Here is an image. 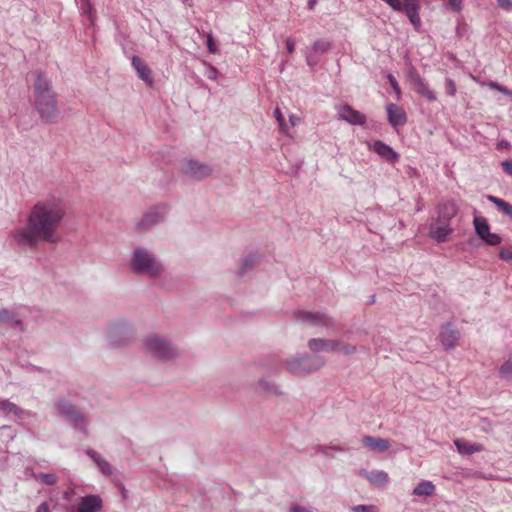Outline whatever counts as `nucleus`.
<instances>
[{"mask_svg": "<svg viewBox=\"0 0 512 512\" xmlns=\"http://www.w3.org/2000/svg\"><path fill=\"white\" fill-rule=\"evenodd\" d=\"M36 478L44 484L53 485L57 482V476L54 473H39Z\"/></svg>", "mask_w": 512, "mask_h": 512, "instance_id": "f704fd0d", "label": "nucleus"}, {"mask_svg": "<svg viewBox=\"0 0 512 512\" xmlns=\"http://www.w3.org/2000/svg\"><path fill=\"white\" fill-rule=\"evenodd\" d=\"M499 375L502 378H511L512 377V355L508 358V360L500 367Z\"/></svg>", "mask_w": 512, "mask_h": 512, "instance_id": "2f4dec72", "label": "nucleus"}, {"mask_svg": "<svg viewBox=\"0 0 512 512\" xmlns=\"http://www.w3.org/2000/svg\"><path fill=\"white\" fill-rule=\"evenodd\" d=\"M315 3H316V0H309V1H308V7H309V9H313V7H314Z\"/></svg>", "mask_w": 512, "mask_h": 512, "instance_id": "13d9d810", "label": "nucleus"}, {"mask_svg": "<svg viewBox=\"0 0 512 512\" xmlns=\"http://www.w3.org/2000/svg\"><path fill=\"white\" fill-rule=\"evenodd\" d=\"M455 445L457 447V450L462 454H472V453L478 451V448H476L474 445H470L468 443H462L459 440L455 441Z\"/></svg>", "mask_w": 512, "mask_h": 512, "instance_id": "473e14b6", "label": "nucleus"}, {"mask_svg": "<svg viewBox=\"0 0 512 512\" xmlns=\"http://www.w3.org/2000/svg\"><path fill=\"white\" fill-rule=\"evenodd\" d=\"M486 86H488L490 89L492 90H496L504 95H511L512 94V91L509 90L508 88L500 85L499 83L495 82V81H489L486 83Z\"/></svg>", "mask_w": 512, "mask_h": 512, "instance_id": "4c0bfd02", "label": "nucleus"}, {"mask_svg": "<svg viewBox=\"0 0 512 512\" xmlns=\"http://www.w3.org/2000/svg\"><path fill=\"white\" fill-rule=\"evenodd\" d=\"M413 87L418 94L426 98L429 102H434L437 100L435 92L429 88L424 78L414 84Z\"/></svg>", "mask_w": 512, "mask_h": 512, "instance_id": "a878e982", "label": "nucleus"}, {"mask_svg": "<svg viewBox=\"0 0 512 512\" xmlns=\"http://www.w3.org/2000/svg\"><path fill=\"white\" fill-rule=\"evenodd\" d=\"M330 49V43L326 41H316L313 44V50L316 52H327Z\"/></svg>", "mask_w": 512, "mask_h": 512, "instance_id": "a19ab883", "label": "nucleus"}, {"mask_svg": "<svg viewBox=\"0 0 512 512\" xmlns=\"http://www.w3.org/2000/svg\"><path fill=\"white\" fill-rule=\"evenodd\" d=\"M166 215L165 206H156L149 209L142 219L137 223V227L140 230H148L158 223L162 222Z\"/></svg>", "mask_w": 512, "mask_h": 512, "instance_id": "1a4fd4ad", "label": "nucleus"}, {"mask_svg": "<svg viewBox=\"0 0 512 512\" xmlns=\"http://www.w3.org/2000/svg\"><path fill=\"white\" fill-rule=\"evenodd\" d=\"M499 257H500L502 260H504V261H506V262H508V263L512 264V251H511V250H508V249H504V248H502V249L499 251Z\"/></svg>", "mask_w": 512, "mask_h": 512, "instance_id": "a18cd8bd", "label": "nucleus"}, {"mask_svg": "<svg viewBox=\"0 0 512 512\" xmlns=\"http://www.w3.org/2000/svg\"><path fill=\"white\" fill-rule=\"evenodd\" d=\"M274 117L276 118L277 122H278V125H279V128L282 132L284 133H287L288 131V127H287V124L285 122V118L283 116V114L281 113L280 109L279 108H276L274 110Z\"/></svg>", "mask_w": 512, "mask_h": 512, "instance_id": "c9c22d12", "label": "nucleus"}, {"mask_svg": "<svg viewBox=\"0 0 512 512\" xmlns=\"http://www.w3.org/2000/svg\"><path fill=\"white\" fill-rule=\"evenodd\" d=\"M57 410L58 413L72 423L76 429L87 434V422L74 405L61 399L57 402Z\"/></svg>", "mask_w": 512, "mask_h": 512, "instance_id": "423d86ee", "label": "nucleus"}, {"mask_svg": "<svg viewBox=\"0 0 512 512\" xmlns=\"http://www.w3.org/2000/svg\"><path fill=\"white\" fill-rule=\"evenodd\" d=\"M368 148L370 151L378 154L384 160L395 163L399 159V155L394 151L392 147L384 143L380 140H374L368 143Z\"/></svg>", "mask_w": 512, "mask_h": 512, "instance_id": "9b49d317", "label": "nucleus"}, {"mask_svg": "<svg viewBox=\"0 0 512 512\" xmlns=\"http://www.w3.org/2000/svg\"><path fill=\"white\" fill-rule=\"evenodd\" d=\"M217 75H218V70L215 67L210 66L209 72H208V78L215 80L217 78Z\"/></svg>", "mask_w": 512, "mask_h": 512, "instance_id": "3c124183", "label": "nucleus"}, {"mask_svg": "<svg viewBox=\"0 0 512 512\" xmlns=\"http://www.w3.org/2000/svg\"><path fill=\"white\" fill-rule=\"evenodd\" d=\"M36 512H50L49 505L47 502L41 503L37 509Z\"/></svg>", "mask_w": 512, "mask_h": 512, "instance_id": "603ef678", "label": "nucleus"}, {"mask_svg": "<svg viewBox=\"0 0 512 512\" xmlns=\"http://www.w3.org/2000/svg\"><path fill=\"white\" fill-rule=\"evenodd\" d=\"M207 48H208L209 52H211L213 54H215L217 52V47L215 46L211 35H209L207 37Z\"/></svg>", "mask_w": 512, "mask_h": 512, "instance_id": "8fccbe9b", "label": "nucleus"}, {"mask_svg": "<svg viewBox=\"0 0 512 512\" xmlns=\"http://www.w3.org/2000/svg\"><path fill=\"white\" fill-rule=\"evenodd\" d=\"M183 173L195 180H203L212 174V168L197 160H186L182 166Z\"/></svg>", "mask_w": 512, "mask_h": 512, "instance_id": "6e6552de", "label": "nucleus"}, {"mask_svg": "<svg viewBox=\"0 0 512 512\" xmlns=\"http://www.w3.org/2000/svg\"><path fill=\"white\" fill-rule=\"evenodd\" d=\"M294 47H295L294 42L292 40L288 39L286 41V48H287L288 53H293Z\"/></svg>", "mask_w": 512, "mask_h": 512, "instance_id": "6e6d98bb", "label": "nucleus"}, {"mask_svg": "<svg viewBox=\"0 0 512 512\" xmlns=\"http://www.w3.org/2000/svg\"><path fill=\"white\" fill-rule=\"evenodd\" d=\"M388 121L393 127L402 126L406 123L407 117L403 108L397 104L387 105Z\"/></svg>", "mask_w": 512, "mask_h": 512, "instance_id": "6ab92c4d", "label": "nucleus"}, {"mask_svg": "<svg viewBox=\"0 0 512 512\" xmlns=\"http://www.w3.org/2000/svg\"><path fill=\"white\" fill-rule=\"evenodd\" d=\"M498 6L505 11H512V0H497Z\"/></svg>", "mask_w": 512, "mask_h": 512, "instance_id": "de8ad7c7", "label": "nucleus"}, {"mask_svg": "<svg viewBox=\"0 0 512 512\" xmlns=\"http://www.w3.org/2000/svg\"><path fill=\"white\" fill-rule=\"evenodd\" d=\"M34 105L41 119L52 122L57 115L56 95L51 79L43 72H37L34 82Z\"/></svg>", "mask_w": 512, "mask_h": 512, "instance_id": "f03ea898", "label": "nucleus"}, {"mask_svg": "<svg viewBox=\"0 0 512 512\" xmlns=\"http://www.w3.org/2000/svg\"><path fill=\"white\" fill-rule=\"evenodd\" d=\"M487 245L490 246H497L501 244L502 238L500 235L496 233L489 232L483 239H482Z\"/></svg>", "mask_w": 512, "mask_h": 512, "instance_id": "72a5a7b5", "label": "nucleus"}, {"mask_svg": "<svg viewBox=\"0 0 512 512\" xmlns=\"http://www.w3.org/2000/svg\"><path fill=\"white\" fill-rule=\"evenodd\" d=\"M352 512H378L374 505H356L351 508Z\"/></svg>", "mask_w": 512, "mask_h": 512, "instance_id": "ea45409f", "label": "nucleus"}, {"mask_svg": "<svg viewBox=\"0 0 512 512\" xmlns=\"http://www.w3.org/2000/svg\"><path fill=\"white\" fill-rule=\"evenodd\" d=\"M259 387L268 393L278 394L279 389L275 384H271L268 381L262 379L259 381Z\"/></svg>", "mask_w": 512, "mask_h": 512, "instance_id": "e433bc0d", "label": "nucleus"}, {"mask_svg": "<svg viewBox=\"0 0 512 512\" xmlns=\"http://www.w3.org/2000/svg\"><path fill=\"white\" fill-rule=\"evenodd\" d=\"M296 318L301 322L313 327H321L326 329H333L335 327L334 319L321 312L301 310L296 313Z\"/></svg>", "mask_w": 512, "mask_h": 512, "instance_id": "0eeeda50", "label": "nucleus"}, {"mask_svg": "<svg viewBox=\"0 0 512 512\" xmlns=\"http://www.w3.org/2000/svg\"><path fill=\"white\" fill-rule=\"evenodd\" d=\"M144 349L160 360H169L177 355L176 348L169 341L156 335L147 337L144 342Z\"/></svg>", "mask_w": 512, "mask_h": 512, "instance_id": "20e7f679", "label": "nucleus"}, {"mask_svg": "<svg viewBox=\"0 0 512 512\" xmlns=\"http://www.w3.org/2000/svg\"><path fill=\"white\" fill-rule=\"evenodd\" d=\"M190 1H191V0H182V2H183L184 4H187V3H189Z\"/></svg>", "mask_w": 512, "mask_h": 512, "instance_id": "bf43d9fd", "label": "nucleus"}, {"mask_svg": "<svg viewBox=\"0 0 512 512\" xmlns=\"http://www.w3.org/2000/svg\"><path fill=\"white\" fill-rule=\"evenodd\" d=\"M440 226H433L430 229V236L438 243L445 242L453 229L447 223H441Z\"/></svg>", "mask_w": 512, "mask_h": 512, "instance_id": "b1692460", "label": "nucleus"}, {"mask_svg": "<svg viewBox=\"0 0 512 512\" xmlns=\"http://www.w3.org/2000/svg\"><path fill=\"white\" fill-rule=\"evenodd\" d=\"M448 5L455 12H460L463 8L462 0H448Z\"/></svg>", "mask_w": 512, "mask_h": 512, "instance_id": "49530a36", "label": "nucleus"}, {"mask_svg": "<svg viewBox=\"0 0 512 512\" xmlns=\"http://www.w3.org/2000/svg\"><path fill=\"white\" fill-rule=\"evenodd\" d=\"M458 207L453 201H444L437 207V221L439 223H447L457 215Z\"/></svg>", "mask_w": 512, "mask_h": 512, "instance_id": "4468645a", "label": "nucleus"}, {"mask_svg": "<svg viewBox=\"0 0 512 512\" xmlns=\"http://www.w3.org/2000/svg\"><path fill=\"white\" fill-rule=\"evenodd\" d=\"M103 507V501L99 495L90 494L81 497L79 504L74 512H100Z\"/></svg>", "mask_w": 512, "mask_h": 512, "instance_id": "f8f14e48", "label": "nucleus"}, {"mask_svg": "<svg viewBox=\"0 0 512 512\" xmlns=\"http://www.w3.org/2000/svg\"><path fill=\"white\" fill-rule=\"evenodd\" d=\"M498 149H508L510 147V143L507 140H501L497 144Z\"/></svg>", "mask_w": 512, "mask_h": 512, "instance_id": "5fc2aeb1", "label": "nucleus"}, {"mask_svg": "<svg viewBox=\"0 0 512 512\" xmlns=\"http://www.w3.org/2000/svg\"><path fill=\"white\" fill-rule=\"evenodd\" d=\"M402 12L407 15L411 24L415 27L420 26L419 5L416 0H405V7Z\"/></svg>", "mask_w": 512, "mask_h": 512, "instance_id": "5701e85b", "label": "nucleus"}, {"mask_svg": "<svg viewBox=\"0 0 512 512\" xmlns=\"http://www.w3.org/2000/svg\"><path fill=\"white\" fill-rule=\"evenodd\" d=\"M0 324H7L13 328L22 330V322L18 315L7 309L0 310Z\"/></svg>", "mask_w": 512, "mask_h": 512, "instance_id": "393cba45", "label": "nucleus"}, {"mask_svg": "<svg viewBox=\"0 0 512 512\" xmlns=\"http://www.w3.org/2000/svg\"><path fill=\"white\" fill-rule=\"evenodd\" d=\"M386 4H388L394 11H401L405 7V1L402 3L400 0H383Z\"/></svg>", "mask_w": 512, "mask_h": 512, "instance_id": "79ce46f5", "label": "nucleus"}, {"mask_svg": "<svg viewBox=\"0 0 512 512\" xmlns=\"http://www.w3.org/2000/svg\"><path fill=\"white\" fill-rule=\"evenodd\" d=\"M339 119L346 121L351 125L363 126L366 123V116L359 111L353 109L348 104H341L336 107Z\"/></svg>", "mask_w": 512, "mask_h": 512, "instance_id": "9d476101", "label": "nucleus"}, {"mask_svg": "<svg viewBox=\"0 0 512 512\" xmlns=\"http://www.w3.org/2000/svg\"><path fill=\"white\" fill-rule=\"evenodd\" d=\"M290 512H310V511L304 507L299 506V505H293L290 509Z\"/></svg>", "mask_w": 512, "mask_h": 512, "instance_id": "864d4df0", "label": "nucleus"}, {"mask_svg": "<svg viewBox=\"0 0 512 512\" xmlns=\"http://www.w3.org/2000/svg\"><path fill=\"white\" fill-rule=\"evenodd\" d=\"M67 215L64 199L48 195L36 201L26 216L24 225L14 228L9 236L20 248L35 249L40 242L59 241V229Z\"/></svg>", "mask_w": 512, "mask_h": 512, "instance_id": "f257e3e1", "label": "nucleus"}, {"mask_svg": "<svg viewBox=\"0 0 512 512\" xmlns=\"http://www.w3.org/2000/svg\"><path fill=\"white\" fill-rule=\"evenodd\" d=\"M338 346V340L329 339H310L308 341V347L316 353L319 352H336Z\"/></svg>", "mask_w": 512, "mask_h": 512, "instance_id": "a211bd4d", "label": "nucleus"}, {"mask_svg": "<svg viewBox=\"0 0 512 512\" xmlns=\"http://www.w3.org/2000/svg\"><path fill=\"white\" fill-rule=\"evenodd\" d=\"M356 351L357 348L355 345L338 341V346L336 350L337 353H341L343 355H351L354 354Z\"/></svg>", "mask_w": 512, "mask_h": 512, "instance_id": "7c9ffc66", "label": "nucleus"}, {"mask_svg": "<svg viewBox=\"0 0 512 512\" xmlns=\"http://www.w3.org/2000/svg\"><path fill=\"white\" fill-rule=\"evenodd\" d=\"M362 443L365 447L375 452H385L390 447L389 440L372 436L363 437Z\"/></svg>", "mask_w": 512, "mask_h": 512, "instance_id": "4be33fe9", "label": "nucleus"}, {"mask_svg": "<svg viewBox=\"0 0 512 512\" xmlns=\"http://www.w3.org/2000/svg\"><path fill=\"white\" fill-rule=\"evenodd\" d=\"M488 201L493 203L502 213L512 218V205L496 196L488 195Z\"/></svg>", "mask_w": 512, "mask_h": 512, "instance_id": "c85d7f7f", "label": "nucleus"}, {"mask_svg": "<svg viewBox=\"0 0 512 512\" xmlns=\"http://www.w3.org/2000/svg\"><path fill=\"white\" fill-rule=\"evenodd\" d=\"M387 79L392 87V89L395 91V93L399 96L401 94V89H400V86L396 80V78L392 75V74H389L387 76Z\"/></svg>", "mask_w": 512, "mask_h": 512, "instance_id": "c03bdc74", "label": "nucleus"}, {"mask_svg": "<svg viewBox=\"0 0 512 512\" xmlns=\"http://www.w3.org/2000/svg\"><path fill=\"white\" fill-rule=\"evenodd\" d=\"M445 90H446L447 95L455 96L456 85H455V82L451 78H447L445 80Z\"/></svg>", "mask_w": 512, "mask_h": 512, "instance_id": "37998d69", "label": "nucleus"}, {"mask_svg": "<svg viewBox=\"0 0 512 512\" xmlns=\"http://www.w3.org/2000/svg\"><path fill=\"white\" fill-rule=\"evenodd\" d=\"M86 454L93 460V462L103 475H112L113 470L110 463L100 453L93 449H87Z\"/></svg>", "mask_w": 512, "mask_h": 512, "instance_id": "412c9836", "label": "nucleus"}, {"mask_svg": "<svg viewBox=\"0 0 512 512\" xmlns=\"http://www.w3.org/2000/svg\"><path fill=\"white\" fill-rule=\"evenodd\" d=\"M501 166L505 173L512 176V160H506L501 163Z\"/></svg>", "mask_w": 512, "mask_h": 512, "instance_id": "09e8293b", "label": "nucleus"}, {"mask_svg": "<svg viewBox=\"0 0 512 512\" xmlns=\"http://www.w3.org/2000/svg\"><path fill=\"white\" fill-rule=\"evenodd\" d=\"M473 225L480 239H483L490 232V226L484 217H474Z\"/></svg>", "mask_w": 512, "mask_h": 512, "instance_id": "cd10ccee", "label": "nucleus"}, {"mask_svg": "<svg viewBox=\"0 0 512 512\" xmlns=\"http://www.w3.org/2000/svg\"><path fill=\"white\" fill-rule=\"evenodd\" d=\"M435 491V485L428 480L421 481L412 491V494L419 497L431 496Z\"/></svg>", "mask_w": 512, "mask_h": 512, "instance_id": "bb28decb", "label": "nucleus"}, {"mask_svg": "<svg viewBox=\"0 0 512 512\" xmlns=\"http://www.w3.org/2000/svg\"><path fill=\"white\" fill-rule=\"evenodd\" d=\"M440 339L446 349H452L458 343L459 332L451 323H446L441 328Z\"/></svg>", "mask_w": 512, "mask_h": 512, "instance_id": "dca6fc26", "label": "nucleus"}, {"mask_svg": "<svg viewBox=\"0 0 512 512\" xmlns=\"http://www.w3.org/2000/svg\"><path fill=\"white\" fill-rule=\"evenodd\" d=\"M130 335V328L125 323H115L108 327L107 336L111 343L121 344Z\"/></svg>", "mask_w": 512, "mask_h": 512, "instance_id": "ddd939ff", "label": "nucleus"}, {"mask_svg": "<svg viewBox=\"0 0 512 512\" xmlns=\"http://www.w3.org/2000/svg\"><path fill=\"white\" fill-rule=\"evenodd\" d=\"M0 411L6 415L13 414L17 419H21V420H23L27 417L35 416L34 413L18 407L16 404H14L13 402H10L7 399H0Z\"/></svg>", "mask_w": 512, "mask_h": 512, "instance_id": "f3484780", "label": "nucleus"}, {"mask_svg": "<svg viewBox=\"0 0 512 512\" xmlns=\"http://www.w3.org/2000/svg\"><path fill=\"white\" fill-rule=\"evenodd\" d=\"M323 365L319 357L307 354L294 357L286 362V369L296 376H303L319 369Z\"/></svg>", "mask_w": 512, "mask_h": 512, "instance_id": "39448f33", "label": "nucleus"}, {"mask_svg": "<svg viewBox=\"0 0 512 512\" xmlns=\"http://www.w3.org/2000/svg\"><path fill=\"white\" fill-rule=\"evenodd\" d=\"M259 260V256L257 254H248L242 260V266L238 271L239 275L244 274L249 268L254 266Z\"/></svg>", "mask_w": 512, "mask_h": 512, "instance_id": "c756f323", "label": "nucleus"}, {"mask_svg": "<svg viewBox=\"0 0 512 512\" xmlns=\"http://www.w3.org/2000/svg\"><path fill=\"white\" fill-rule=\"evenodd\" d=\"M359 475L369 481V483L377 488L385 487L389 482V475L382 470H360Z\"/></svg>", "mask_w": 512, "mask_h": 512, "instance_id": "2eb2a0df", "label": "nucleus"}, {"mask_svg": "<svg viewBox=\"0 0 512 512\" xmlns=\"http://www.w3.org/2000/svg\"><path fill=\"white\" fill-rule=\"evenodd\" d=\"M133 68L136 70L138 77L146 84L151 85L153 83V77L151 70L146 63L138 56H133L131 60Z\"/></svg>", "mask_w": 512, "mask_h": 512, "instance_id": "aec40b11", "label": "nucleus"}, {"mask_svg": "<svg viewBox=\"0 0 512 512\" xmlns=\"http://www.w3.org/2000/svg\"><path fill=\"white\" fill-rule=\"evenodd\" d=\"M299 121H300V118L298 116H296V115L289 116V122H290L291 126H296Z\"/></svg>", "mask_w": 512, "mask_h": 512, "instance_id": "4d7b16f0", "label": "nucleus"}, {"mask_svg": "<svg viewBox=\"0 0 512 512\" xmlns=\"http://www.w3.org/2000/svg\"><path fill=\"white\" fill-rule=\"evenodd\" d=\"M130 270L136 275L158 278L162 275L164 266L148 249L136 247L130 258Z\"/></svg>", "mask_w": 512, "mask_h": 512, "instance_id": "7ed1b4c3", "label": "nucleus"}, {"mask_svg": "<svg viewBox=\"0 0 512 512\" xmlns=\"http://www.w3.org/2000/svg\"><path fill=\"white\" fill-rule=\"evenodd\" d=\"M408 79L412 85L416 84L417 82L421 81L423 78L419 74V72L414 67H410L408 70Z\"/></svg>", "mask_w": 512, "mask_h": 512, "instance_id": "58836bf2", "label": "nucleus"}]
</instances>
